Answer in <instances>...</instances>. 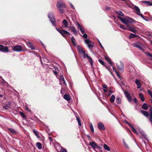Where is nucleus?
Masks as SVG:
<instances>
[{
  "label": "nucleus",
  "mask_w": 152,
  "mask_h": 152,
  "mask_svg": "<svg viewBox=\"0 0 152 152\" xmlns=\"http://www.w3.org/2000/svg\"><path fill=\"white\" fill-rule=\"evenodd\" d=\"M118 17L123 23L125 24L135 23L136 22V21L134 19L128 16H126L124 18H122L120 16H118Z\"/></svg>",
  "instance_id": "obj_1"
},
{
  "label": "nucleus",
  "mask_w": 152,
  "mask_h": 152,
  "mask_svg": "<svg viewBox=\"0 0 152 152\" xmlns=\"http://www.w3.org/2000/svg\"><path fill=\"white\" fill-rule=\"evenodd\" d=\"M66 7L65 4L61 1L58 2L57 8L60 12L62 13L64 12V9Z\"/></svg>",
  "instance_id": "obj_2"
},
{
  "label": "nucleus",
  "mask_w": 152,
  "mask_h": 152,
  "mask_svg": "<svg viewBox=\"0 0 152 152\" xmlns=\"http://www.w3.org/2000/svg\"><path fill=\"white\" fill-rule=\"evenodd\" d=\"M133 46L134 47L138 48L139 49L143 51H144L143 48V45L140 42L138 41L135 43H134L132 44Z\"/></svg>",
  "instance_id": "obj_3"
},
{
  "label": "nucleus",
  "mask_w": 152,
  "mask_h": 152,
  "mask_svg": "<svg viewBox=\"0 0 152 152\" xmlns=\"http://www.w3.org/2000/svg\"><path fill=\"white\" fill-rule=\"evenodd\" d=\"M12 48L14 51L16 52H20L21 51H23L24 50V47L23 46H14L12 47Z\"/></svg>",
  "instance_id": "obj_4"
},
{
  "label": "nucleus",
  "mask_w": 152,
  "mask_h": 152,
  "mask_svg": "<svg viewBox=\"0 0 152 152\" xmlns=\"http://www.w3.org/2000/svg\"><path fill=\"white\" fill-rule=\"evenodd\" d=\"M48 17L53 25L54 26H55L56 25L55 23L56 20L53 16V13L52 12H49L48 15Z\"/></svg>",
  "instance_id": "obj_5"
},
{
  "label": "nucleus",
  "mask_w": 152,
  "mask_h": 152,
  "mask_svg": "<svg viewBox=\"0 0 152 152\" xmlns=\"http://www.w3.org/2000/svg\"><path fill=\"white\" fill-rule=\"evenodd\" d=\"M89 145L91 146L96 152H98L96 150V148H97L98 150H100L101 149V147L98 145L95 142H90Z\"/></svg>",
  "instance_id": "obj_6"
},
{
  "label": "nucleus",
  "mask_w": 152,
  "mask_h": 152,
  "mask_svg": "<svg viewBox=\"0 0 152 152\" xmlns=\"http://www.w3.org/2000/svg\"><path fill=\"white\" fill-rule=\"evenodd\" d=\"M85 42L87 45L88 47L90 48H93L94 45V43L93 42L91 43V41L88 39H85Z\"/></svg>",
  "instance_id": "obj_7"
},
{
  "label": "nucleus",
  "mask_w": 152,
  "mask_h": 152,
  "mask_svg": "<svg viewBox=\"0 0 152 152\" xmlns=\"http://www.w3.org/2000/svg\"><path fill=\"white\" fill-rule=\"evenodd\" d=\"M0 51L3 52H9L8 48L6 46L0 45Z\"/></svg>",
  "instance_id": "obj_8"
},
{
  "label": "nucleus",
  "mask_w": 152,
  "mask_h": 152,
  "mask_svg": "<svg viewBox=\"0 0 152 152\" xmlns=\"http://www.w3.org/2000/svg\"><path fill=\"white\" fill-rule=\"evenodd\" d=\"M68 28L69 30H71V31L73 32L75 35L76 36L77 35V31L75 26H69Z\"/></svg>",
  "instance_id": "obj_9"
},
{
  "label": "nucleus",
  "mask_w": 152,
  "mask_h": 152,
  "mask_svg": "<svg viewBox=\"0 0 152 152\" xmlns=\"http://www.w3.org/2000/svg\"><path fill=\"white\" fill-rule=\"evenodd\" d=\"M97 126L99 129L100 131L104 130L105 129V128L103 124L101 122H99Z\"/></svg>",
  "instance_id": "obj_10"
},
{
  "label": "nucleus",
  "mask_w": 152,
  "mask_h": 152,
  "mask_svg": "<svg viewBox=\"0 0 152 152\" xmlns=\"http://www.w3.org/2000/svg\"><path fill=\"white\" fill-rule=\"evenodd\" d=\"M77 28L78 29H79L83 34H84L85 33L83 27L81 26L78 22H77L76 25Z\"/></svg>",
  "instance_id": "obj_11"
},
{
  "label": "nucleus",
  "mask_w": 152,
  "mask_h": 152,
  "mask_svg": "<svg viewBox=\"0 0 152 152\" xmlns=\"http://www.w3.org/2000/svg\"><path fill=\"white\" fill-rule=\"evenodd\" d=\"M124 94L126 97L127 98L128 100L129 101L131 102V101L132 100V98L131 97L130 94L127 91H125L124 92Z\"/></svg>",
  "instance_id": "obj_12"
},
{
  "label": "nucleus",
  "mask_w": 152,
  "mask_h": 152,
  "mask_svg": "<svg viewBox=\"0 0 152 152\" xmlns=\"http://www.w3.org/2000/svg\"><path fill=\"white\" fill-rule=\"evenodd\" d=\"M117 65L118 68L120 70H121L124 69V64L122 62L120 61L117 64Z\"/></svg>",
  "instance_id": "obj_13"
},
{
  "label": "nucleus",
  "mask_w": 152,
  "mask_h": 152,
  "mask_svg": "<svg viewBox=\"0 0 152 152\" xmlns=\"http://www.w3.org/2000/svg\"><path fill=\"white\" fill-rule=\"evenodd\" d=\"M135 83L137 86V88H140L141 86V84L140 83V81L138 79H136L135 80Z\"/></svg>",
  "instance_id": "obj_14"
},
{
  "label": "nucleus",
  "mask_w": 152,
  "mask_h": 152,
  "mask_svg": "<svg viewBox=\"0 0 152 152\" xmlns=\"http://www.w3.org/2000/svg\"><path fill=\"white\" fill-rule=\"evenodd\" d=\"M141 112L146 117H148L149 114L148 112L143 110H141Z\"/></svg>",
  "instance_id": "obj_15"
},
{
  "label": "nucleus",
  "mask_w": 152,
  "mask_h": 152,
  "mask_svg": "<svg viewBox=\"0 0 152 152\" xmlns=\"http://www.w3.org/2000/svg\"><path fill=\"white\" fill-rule=\"evenodd\" d=\"M27 45L28 46L31 48V50H34L35 49V48L31 43L28 42L27 43Z\"/></svg>",
  "instance_id": "obj_16"
},
{
  "label": "nucleus",
  "mask_w": 152,
  "mask_h": 152,
  "mask_svg": "<svg viewBox=\"0 0 152 152\" xmlns=\"http://www.w3.org/2000/svg\"><path fill=\"white\" fill-rule=\"evenodd\" d=\"M60 33L64 37H65V35L64 34H67L69 35H70V33L68 31H66V30H62V32H61V33Z\"/></svg>",
  "instance_id": "obj_17"
},
{
  "label": "nucleus",
  "mask_w": 152,
  "mask_h": 152,
  "mask_svg": "<svg viewBox=\"0 0 152 152\" xmlns=\"http://www.w3.org/2000/svg\"><path fill=\"white\" fill-rule=\"evenodd\" d=\"M134 8L136 11V13L137 15H139L140 13V10L139 8L137 6H134Z\"/></svg>",
  "instance_id": "obj_18"
},
{
  "label": "nucleus",
  "mask_w": 152,
  "mask_h": 152,
  "mask_svg": "<svg viewBox=\"0 0 152 152\" xmlns=\"http://www.w3.org/2000/svg\"><path fill=\"white\" fill-rule=\"evenodd\" d=\"M64 98L67 101H69L70 99L69 96L67 94H65L64 96Z\"/></svg>",
  "instance_id": "obj_19"
},
{
  "label": "nucleus",
  "mask_w": 152,
  "mask_h": 152,
  "mask_svg": "<svg viewBox=\"0 0 152 152\" xmlns=\"http://www.w3.org/2000/svg\"><path fill=\"white\" fill-rule=\"evenodd\" d=\"M139 96L141 100L142 101H144L145 100V98L144 97L142 93H140L139 94Z\"/></svg>",
  "instance_id": "obj_20"
},
{
  "label": "nucleus",
  "mask_w": 152,
  "mask_h": 152,
  "mask_svg": "<svg viewBox=\"0 0 152 152\" xmlns=\"http://www.w3.org/2000/svg\"><path fill=\"white\" fill-rule=\"evenodd\" d=\"M63 23L65 28H68V22L65 19H64L63 21Z\"/></svg>",
  "instance_id": "obj_21"
},
{
  "label": "nucleus",
  "mask_w": 152,
  "mask_h": 152,
  "mask_svg": "<svg viewBox=\"0 0 152 152\" xmlns=\"http://www.w3.org/2000/svg\"><path fill=\"white\" fill-rule=\"evenodd\" d=\"M103 91L104 92L106 93L107 91V86L106 84H104L103 85Z\"/></svg>",
  "instance_id": "obj_22"
},
{
  "label": "nucleus",
  "mask_w": 152,
  "mask_h": 152,
  "mask_svg": "<svg viewBox=\"0 0 152 152\" xmlns=\"http://www.w3.org/2000/svg\"><path fill=\"white\" fill-rule=\"evenodd\" d=\"M124 145V146L127 149H129V145H128L127 143L126 142L125 140H123L122 141Z\"/></svg>",
  "instance_id": "obj_23"
},
{
  "label": "nucleus",
  "mask_w": 152,
  "mask_h": 152,
  "mask_svg": "<svg viewBox=\"0 0 152 152\" xmlns=\"http://www.w3.org/2000/svg\"><path fill=\"white\" fill-rule=\"evenodd\" d=\"M83 54L84 58H85V57H86L88 59V60H89V59L91 58V57L89 56H88L87 53H86L85 52H83Z\"/></svg>",
  "instance_id": "obj_24"
},
{
  "label": "nucleus",
  "mask_w": 152,
  "mask_h": 152,
  "mask_svg": "<svg viewBox=\"0 0 152 152\" xmlns=\"http://www.w3.org/2000/svg\"><path fill=\"white\" fill-rule=\"evenodd\" d=\"M85 52L83 51V49L80 46H78V52L79 53L81 54L83 53V52Z\"/></svg>",
  "instance_id": "obj_25"
},
{
  "label": "nucleus",
  "mask_w": 152,
  "mask_h": 152,
  "mask_svg": "<svg viewBox=\"0 0 152 152\" xmlns=\"http://www.w3.org/2000/svg\"><path fill=\"white\" fill-rule=\"evenodd\" d=\"M115 96L114 95H112L110 98V102H113L115 100Z\"/></svg>",
  "instance_id": "obj_26"
},
{
  "label": "nucleus",
  "mask_w": 152,
  "mask_h": 152,
  "mask_svg": "<svg viewBox=\"0 0 152 152\" xmlns=\"http://www.w3.org/2000/svg\"><path fill=\"white\" fill-rule=\"evenodd\" d=\"M60 84L61 85V86H64V87H65L66 86V84L65 82V81L64 80H63L62 81H60Z\"/></svg>",
  "instance_id": "obj_27"
},
{
  "label": "nucleus",
  "mask_w": 152,
  "mask_h": 152,
  "mask_svg": "<svg viewBox=\"0 0 152 152\" xmlns=\"http://www.w3.org/2000/svg\"><path fill=\"white\" fill-rule=\"evenodd\" d=\"M60 84L61 85V86H64V87H65L66 86V84L65 82V81L64 80H63L62 81H60Z\"/></svg>",
  "instance_id": "obj_28"
},
{
  "label": "nucleus",
  "mask_w": 152,
  "mask_h": 152,
  "mask_svg": "<svg viewBox=\"0 0 152 152\" xmlns=\"http://www.w3.org/2000/svg\"><path fill=\"white\" fill-rule=\"evenodd\" d=\"M138 36L134 34L131 33L130 34L129 36V38H132L134 37H137Z\"/></svg>",
  "instance_id": "obj_29"
},
{
  "label": "nucleus",
  "mask_w": 152,
  "mask_h": 152,
  "mask_svg": "<svg viewBox=\"0 0 152 152\" xmlns=\"http://www.w3.org/2000/svg\"><path fill=\"white\" fill-rule=\"evenodd\" d=\"M116 13H117L118 16H121L123 17H124L125 16L124 14L121 11H119L118 12H117Z\"/></svg>",
  "instance_id": "obj_30"
},
{
  "label": "nucleus",
  "mask_w": 152,
  "mask_h": 152,
  "mask_svg": "<svg viewBox=\"0 0 152 152\" xmlns=\"http://www.w3.org/2000/svg\"><path fill=\"white\" fill-rule=\"evenodd\" d=\"M143 3L148 6H152V2L147 1H144Z\"/></svg>",
  "instance_id": "obj_31"
},
{
  "label": "nucleus",
  "mask_w": 152,
  "mask_h": 152,
  "mask_svg": "<svg viewBox=\"0 0 152 152\" xmlns=\"http://www.w3.org/2000/svg\"><path fill=\"white\" fill-rule=\"evenodd\" d=\"M142 108L143 109L146 110L148 109V107L146 103H144L142 106Z\"/></svg>",
  "instance_id": "obj_32"
},
{
  "label": "nucleus",
  "mask_w": 152,
  "mask_h": 152,
  "mask_svg": "<svg viewBox=\"0 0 152 152\" xmlns=\"http://www.w3.org/2000/svg\"><path fill=\"white\" fill-rule=\"evenodd\" d=\"M36 146L39 149H41L42 148V145L40 143L37 142L36 143Z\"/></svg>",
  "instance_id": "obj_33"
},
{
  "label": "nucleus",
  "mask_w": 152,
  "mask_h": 152,
  "mask_svg": "<svg viewBox=\"0 0 152 152\" xmlns=\"http://www.w3.org/2000/svg\"><path fill=\"white\" fill-rule=\"evenodd\" d=\"M105 58L108 61V63L111 65V66H112L113 64L112 62L110 60V58L107 57H105Z\"/></svg>",
  "instance_id": "obj_34"
},
{
  "label": "nucleus",
  "mask_w": 152,
  "mask_h": 152,
  "mask_svg": "<svg viewBox=\"0 0 152 152\" xmlns=\"http://www.w3.org/2000/svg\"><path fill=\"white\" fill-rule=\"evenodd\" d=\"M104 149L108 151H110V148L106 144H104Z\"/></svg>",
  "instance_id": "obj_35"
},
{
  "label": "nucleus",
  "mask_w": 152,
  "mask_h": 152,
  "mask_svg": "<svg viewBox=\"0 0 152 152\" xmlns=\"http://www.w3.org/2000/svg\"><path fill=\"white\" fill-rule=\"evenodd\" d=\"M129 30L134 33H135L136 32H137V30L134 29V28H133L132 27L131 28H129Z\"/></svg>",
  "instance_id": "obj_36"
},
{
  "label": "nucleus",
  "mask_w": 152,
  "mask_h": 152,
  "mask_svg": "<svg viewBox=\"0 0 152 152\" xmlns=\"http://www.w3.org/2000/svg\"><path fill=\"white\" fill-rule=\"evenodd\" d=\"M71 40L72 42V43H73V44L75 46V38H74V37H73L72 36L71 37Z\"/></svg>",
  "instance_id": "obj_37"
},
{
  "label": "nucleus",
  "mask_w": 152,
  "mask_h": 152,
  "mask_svg": "<svg viewBox=\"0 0 152 152\" xmlns=\"http://www.w3.org/2000/svg\"><path fill=\"white\" fill-rule=\"evenodd\" d=\"M119 25L120 28L123 29L124 30H126L127 29V28L126 27H125L123 25H121V24H119Z\"/></svg>",
  "instance_id": "obj_38"
},
{
  "label": "nucleus",
  "mask_w": 152,
  "mask_h": 152,
  "mask_svg": "<svg viewBox=\"0 0 152 152\" xmlns=\"http://www.w3.org/2000/svg\"><path fill=\"white\" fill-rule=\"evenodd\" d=\"M8 130L9 131L12 133L15 134L16 133V132L13 129L11 128L9 129Z\"/></svg>",
  "instance_id": "obj_39"
},
{
  "label": "nucleus",
  "mask_w": 152,
  "mask_h": 152,
  "mask_svg": "<svg viewBox=\"0 0 152 152\" xmlns=\"http://www.w3.org/2000/svg\"><path fill=\"white\" fill-rule=\"evenodd\" d=\"M116 102L118 104H120L121 103V99L119 97H117L116 99Z\"/></svg>",
  "instance_id": "obj_40"
},
{
  "label": "nucleus",
  "mask_w": 152,
  "mask_h": 152,
  "mask_svg": "<svg viewBox=\"0 0 152 152\" xmlns=\"http://www.w3.org/2000/svg\"><path fill=\"white\" fill-rule=\"evenodd\" d=\"M76 118L77 119V121L78 125L79 126H81V124L80 122V118H79L77 117L76 116Z\"/></svg>",
  "instance_id": "obj_41"
},
{
  "label": "nucleus",
  "mask_w": 152,
  "mask_h": 152,
  "mask_svg": "<svg viewBox=\"0 0 152 152\" xmlns=\"http://www.w3.org/2000/svg\"><path fill=\"white\" fill-rule=\"evenodd\" d=\"M132 130L137 134H138V133L136 130L132 126L131 128Z\"/></svg>",
  "instance_id": "obj_42"
},
{
  "label": "nucleus",
  "mask_w": 152,
  "mask_h": 152,
  "mask_svg": "<svg viewBox=\"0 0 152 152\" xmlns=\"http://www.w3.org/2000/svg\"><path fill=\"white\" fill-rule=\"evenodd\" d=\"M33 132L37 137H39V136H38V133L37 131L35 130H33Z\"/></svg>",
  "instance_id": "obj_43"
},
{
  "label": "nucleus",
  "mask_w": 152,
  "mask_h": 152,
  "mask_svg": "<svg viewBox=\"0 0 152 152\" xmlns=\"http://www.w3.org/2000/svg\"><path fill=\"white\" fill-rule=\"evenodd\" d=\"M145 53L148 56L151 57L152 58V54L149 53L148 51H146Z\"/></svg>",
  "instance_id": "obj_44"
},
{
  "label": "nucleus",
  "mask_w": 152,
  "mask_h": 152,
  "mask_svg": "<svg viewBox=\"0 0 152 152\" xmlns=\"http://www.w3.org/2000/svg\"><path fill=\"white\" fill-rule=\"evenodd\" d=\"M90 128H91V131L92 132H94V128H93V125L91 124H90Z\"/></svg>",
  "instance_id": "obj_45"
},
{
  "label": "nucleus",
  "mask_w": 152,
  "mask_h": 152,
  "mask_svg": "<svg viewBox=\"0 0 152 152\" xmlns=\"http://www.w3.org/2000/svg\"><path fill=\"white\" fill-rule=\"evenodd\" d=\"M103 65H105V63L103 61L100 59H99L98 60Z\"/></svg>",
  "instance_id": "obj_46"
},
{
  "label": "nucleus",
  "mask_w": 152,
  "mask_h": 152,
  "mask_svg": "<svg viewBox=\"0 0 152 152\" xmlns=\"http://www.w3.org/2000/svg\"><path fill=\"white\" fill-rule=\"evenodd\" d=\"M89 61H90V64H91V66H92V67H93V59H92V58H90L89 60H88Z\"/></svg>",
  "instance_id": "obj_47"
},
{
  "label": "nucleus",
  "mask_w": 152,
  "mask_h": 152,
  "mask_svg": "<svg viewBox=\"0 0 152 152\" xmlns=\"http://www.w3.org/2000/svg\"><path fill=\"white\" fill-rule=\"evenodd\" d=\"M88 35L86 34H84L83 35V37L85 39H87V38Z\"/></svg>",
  "instance_id": "obj_48"
},
{
  "label": "nucleus",
  "mask_w": 152,
  "mask_h": 152,
  "mask_svg": "<svg viewBox=\"0 0 152 152\" xmlns=\"http://www.w3.org/2000/svg\"><path fill=\"white\" fill-rule=\"evenodd\" d=\"M140 132L142 134L143 136L144 137L146 138V135L144 133V132L143 131H140Z\"/></svg>",
  "instance_id": "obj_49"
},
{
  "label": "nucleus",
  "mask_w": 152,
  "mask_h": 152,
  "mask_svg": "<svg viewBox=\"0 0 152 152\" xmlns=\"http://www.w3.org/2000/svg\"><path fill=\"white\" fill-rule=\"evenodd\" d=\"M69 4L70 5L72 9H75V7H74L73 5L72 4V3L71 2H69Z\"/></svg>",
  "instance_id": "obj_50"
},
{
  "label": "nucleus",
  "mask_w": 152,
  "mask_h": 152,
  "mask_svg": "<svg viewBox=\"0 0 152 152\" xmlns=\"http://www.w3.org/2000/svg\"><path fill=\"white\" fill-rule=\"evenodd\" d=\"M61 152H67L66 150L64 148H61Z\"/></svg>",
  "instance_id": "obj_51"
},
{
  "label": "nucleus",
  "mask_w": 152,
  "mask_h": 152,
  "mask_svg": "<svg viewBox=\"0 0 152 152\" xmlns=\"http://www.w3.org/2000/svg\"><path fill=\"white\" fill-rule=\"evenodd\" d=\"M115 72L116 73L117 76L120 79H121V77L119 74L116 71H115Z\"/></svg>",
  "instance_id": "obj_52"
},
{
  "label": "nucleus",
  "mask_w": 152,
  "mask_h": 152,
  "mask_svg": "<svg viewBox=\"0 0 152 152\" xmlns=\"http://www.w3.org/2000/svg\"><path fill=\"white\" fill-rule=\"evenodd\" d=\"M63 80H64V77L63 76H61V77L60 79V81H62Z\"/></svg>",
  "instance_id": "obj_53"
},
{
  "label": "nucleus",
  "mask_w": 152,
  "mask_h": 152,
  "mask_svg": "<svg viewBox=\"0 0 152 152\" xmlns=\"http://www.w3.org/2000/svg\"><path fill=\"white\" fill-rule=\"evenodd\" d=\"M56 30L60 33H61V32H62V30H60L59 28H56Z\"/></svg>",
  "instance_id": "obj_54"
},
{
  "label": "nucleus",
  "mask_w": 152,
  "mask_h": 152,
  "mask_svg": "<svg viewBox=\"0 0 152 152\" xmlns=\"http://www.w3.org/2000/svg\"><path fill=\"white\" fill-rule=\"evenodd\" d=\"M20 114L22 116L24 117H25V115L22 112H20Z\"/></svg>",
  "instance_id": "obj_55"
},
{
  "label": "nucleus",
  "mask_w": 152,
  "mask_h": 152,
  "mask_svg": "<svg viewBox=\"0 0 152 152\" xmlns=\"http://www.w3.org/2000/svg\"><path fill=\"white\" fill-rule=\"evenodd\" d=\"M148 92L150 95L152 94V92L150 90H148Z\"/></svg>",
  "instance_id": "obj_56"
},
{
  "label": "nucleus",
  "mask_w": 152,
  "mask_h": 152,
  "mask_svg": "<svg viewBox=\"0 0 152 152\" xmlns=\"http://www.w3.org/2000/svg\"><path fill=\"white\" fill-rule=\"evenodd\" d=\"M126 123L129 125L131 128L132 126L129 122L127 121H126Z\"/></svg>",
  "instance_id": "obj_57"
},
{
  "label": "nucleus",
  "mask_w": 152,
  "mask_h": 152,
  "mask_svg": "<svg viewBox=\"0 0 152 152\" xmlns=\"http://www.w3.org/2000/svg\"><path fill=\"white\" fill-rule=\"evenodd\" d=\"M140 15V16L141 17L143 18V19H144L145 20H146V21H147V20H146V19H145L143 16V15H141V14H140H140L139 15Z\"/></svg>",
  "instance_id": "obj_58"
},
{
  "label": "nucleus",
  "mask_w": 152,
  "mask_h": 152,
  "mask_svg": "<svg viewBox=\"0 0 152 152\" xmlns=\"http://www.w3.org/2000/svg\"><path fill=\"white\" fill-rule=\"evenodd\" d=\"M140 15V16L141 17L143 18V19H144L145 20H146V21H147V20H146V19H145L143 16V15H141V14H140H140L139 15Z\"/></svg>",
  "instance_id": "obj_59"
},
{
  "label": "nucleus",
  "mask_w": 152,
  "mask_h": 152,
  "mask_svg": "<svg viewBox=\"0 0 152 152\" xmlns=\"http://www.w3.org/2000/svg\"><path fill=\"white\" fill-rule=\"evenodd\" d=\"M140 15V16L141 17L143 18V19H144L145 20H146V21H147V20H146V19H145L143 16V15H141V14H140H140L139 15Z\"/></svg>",
  "instance_id": "obj_60"
},
{
  "label": "nucleus",
  "mask_w": 152,
  "mask_h": 152,
  "mask_svg": "<svg viewBox=\"0 0 152 152\" xmlns=\"http://www.w3.org/2000/svg\"><path fill=\"white\" fill-rule=\"evenodd\" d=\"M25 108L26 109V110H27L28 111H30V110L26 106L25 107Z\"/></svg>",
  "instance_id": "obj_61"
},
{
  "label": "nucleus",
  "mask_w": 152,
  "mask_h": 152,
  "mask_svg": "<svg viewBox=\"0 0 152 152\" xmlns=\"http://www.w3.org/2000/svg\"><path fill=\"white\" fill-rule=\"evenodd\" d=\"M131 6H132V7H129L132 8V9H133V7H134V6H136L135 5H134V4H131Z\"/></svg>",
  "instance_id": "obj_62"
},
{
  "label": "nucleus",
  "mask_w": 152,
  "mask_h": 152,
  "mask_svg": "<svg viewBox=\"0 0 152 152\" xmlns=\"http://www.w3.org/2000/svg\"><path fill=\"white\" fill-rule=\"evenodd\" d=\"M127 26V27L129 29L130 28H131V27L128 24H125Z\"/></svg>",
  "instance_id": "obj_63"
},
{
  "label": "nucleus",
  "mask_w": 152,
  "mask_h": 152,
  "mask_svg": "<svg viewBox=\"0 0 152 152\" xmlns=\"http://www.w3.org/2000/svg\"><path fill=\"white\" fill-rule=\"evenodd\" d=\"M110 9V8L109 7H107L105 8L106 10H109Z\"/></svg>",
  "instance_id": "obj_64"
}]
</instances>
